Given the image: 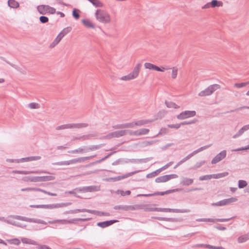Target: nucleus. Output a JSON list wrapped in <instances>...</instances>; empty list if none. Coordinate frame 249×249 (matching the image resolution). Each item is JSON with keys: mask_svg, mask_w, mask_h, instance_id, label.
Here are the masks:
<instances>
[{"mask_svg": "<svg viewBox=\"0 0 249 249\" xmlns=\"http://www.w3.org/2000/svg\"><path fill=\"white\" fill-rule=\"evenodd\" d=\"M96 19L103 23H108L110 21L109 15L106 11L101 9H97L95 12Z\"/></svg>", "mask_w": 249, "mask_h": 249, "instance_id": "nucleus-1", "label": "nucleus"}, {"mask_svg": "<svg viewBox=\"0 0 249 249\" xmlns=\"http://www.w3.org/2000/svg\"><path fill=\"white\" fill-rule=\"evenodd\" d=\"M71 204V202L68 203H61L57 204H41V205H31L30 207L31 208H43L48 209H53L55 208H58L63 207H66L70 205Z\"/></svg>", "mask_w": 249, "mask_h": 249, "instance_id": "nucleus-2", "label": "nucleus"}, {"mask_svg": "<svg viewBox=\"0 0 249 249\" xmlns=\"http://www.w3.org/2000/svg\"><path fill=\"white\" fill-rule=\"evenodd\" d=\"M149 211L170 212L177 213H186L190 212L189 209H170V208H148Z\"/></svg>", "mask_w": 249, "mask_h": 249, "instance_id": "nucleus-3", "label": "nucleus"}, {"mask_svg": "<svg viewBox=\"0 0 249 249\" xmlns=\"http://www.w3.org/2000/svg\"><path fill=\"white\" fill-rule=\"evenodd\" d=\"M142 67L141 63H138L133 69L132 71L127 75L123 76L121 78L122 80H130L137 78L139 74L140 69Z\"/></svg>", "mask_w": 249, "mask_h": 249, "instance_id": "nucleus-4", "label": "nucleus"}, {"mask_svg": "<svg viewBox=\"0 0 249 249\" xmlns=\"http://www.w3.org/2000/svg\"><path fill=\"white\" fill-rule=\"evenodd\" d=\"M91 219V218L90 217H88V218H73L71 219L70 220H67V219H62V220H55L53 221H49V223L50 224H54L55 223H61L63 224H71L74 223L76 224V222L77 221H81V222H84V221H88Z\"/></svg>", "mask_w": 249, "mask_h": 249, "instance_id": "nucleus-5", "label": "nucleus"}, {"mask_svg": "<svg viewBox=\"0 0 249 249\" xmlns=\"http://www.w3.org/2000/svg\"><path fill=\"white\" fill-rule=\"evenodd\" d=\"M220 88L218 84H213L209 86L207 88L201 91L198 93L199 96H206L212 95L215 90Z\"/></svg>", "mask_w": 249, "mask_h": 249, "instance_id": "nucleus-6", "label": "nucleus"}, {"mask_svg": "<svg viewBox=\"0 0 249 249\" xmlns=\"http://www.w3.org/2000/svg\"><path fill=\"white\" fill-rule=\"evenodd\" d=\"M71 27H68L64 28L60 33L58 34L57 37L55 38L53 41L50 45V48H53L62 39V38L68 33L71 32Z\"/></svg>", "mask_w": 249, "mask_h": 249, "instance_id": "nucleus-7", "label": "nucleus"}, {"mask_svg": "<svg viewBox=\"0 0 249 249\" xmlns=\"http://www.w3.org/2000/svg\"><path fill=\"white\" fill-rule=\"evenodd\" d=\"M74 190L80 192H97L100 190V187L99 186L93 185L89 186H84L81 187H77L74 189Z\"/></svg>", "mask_w": 249, "mask_h": 249, "instance_id": "nucleus-8", "label": "nucleus"}, {"mask_svg": "<svg viewBox=\"0 0 249 249\" xmlns=\"http://www.w3.org/2000/svg\"><path fill=\"white\" fill-rule=\"evenodd\" d=\"M196 115V112L194 110H186L181 112L177 115V118L178 120H184Z\"/></svg>", "mask_w": 249, "mask_h": 249, "instance_id": "nucleus-9", "label": "nucleus"}, {"mask_svg": "<svg viewBox=\"0 0 249 249\" xmlns=\"http://www.w3.org/2000/svg\"><path fill=\"white\" fill-rule=\"evenodd\" d=\"M180 190V189H172V190H168L165 192H156L153 194H141V195H138V196H158V195L163 196L164 195H167V194H170L171 193H174V192L178 191Z\"/></svg>", "mask_w": 249, "mask_h": 249, "instance_id": "nucleus-10", "label": "nucleus"}, {"mask_svg": "<svg viewBox=\"0 0 249 249\" xmlns=\"http://www.w3.org/2000/svg\"><path fill=\"white\" fill-rule=\"evenodd\" d=\"M140 207L139 205H117L114 207L115 210H121L125 211L129 210H135L140 209Z\"/></svg>", "mask_w": 249, "mask_h": 249, "instance_id": "nucleus-11", "label": "nucleus"}, {"mask_svg": "<svg viewBox=\"0 0 249 249\" xmlns=\"http://www.w3.org/2000/svg\"><path fill=\"white\" fill-rule=\"evenodd\" d=\"M223 2L217 0H212L202 7V9H208L210 8H215L222 6Z\"/></svg>", "mask_w": 249, "mask_h": 249, "instance_id": "nucleus-12", "label": "nucleus"}, {"mask_svg": "<svg viewBox=\"0 0 249 249\" xmlns=\"http://www.w3.org/2000/svg\"><path fill=\"white\" fill-rule=\"evenodd\" d=\"M227 155V151L224 150L221 151L219 153L216 155L212 160L211 163L212 164H216L224 159Z\"/></svg>", "mask_w": 249, "mask_h": 249, "instance_id": "nucleus-13", "label": "nucleus"}, {"mask_svg": "<svg viewBox=\"0 0 249 249\" xmlns=\"http://www.w3.org/2000/svg\"><path fill=\"white\" fill-rule=\"evenodd\" d=\"M235 217H232L229 218H218V219H212V218H201L198 219V221H205V222H227L230 221L231 219L234 218Z\"/></svg>", "mask_w": 249, "mask_h": 249, "instance_id": "nucleus-14", "label": "nucleus"}, {"mask_svg": "<svg viewBox=\"0 0 249 249\" xmlns=\"http://www.w3.org/2000/svg\"><path fill=\"white\" fill-rule=\"evenodd\" d=\"M117 222H118V220H115V219L107 220V221H103V222H98L97 223V225L101 228H105L108 227Z\"/></svg>", "mask_w": 249, "mask_h": 249, "instance_id": "nucleus-15", "label": "nucleus"}, {"mask_svg": "<svg viewBox=\"0 0 249 249\" xmlns=\"http://www.w3.org/2000/svg\"><path fill=\"white\" fill-rule=\"evenodd\" d=\"M76 163H77V159H74L68 161L53 162L52 164L54 165H68L71 164H75Z\"/></svg>", "mask_w": 249, "mask_h": 249, "instance_id": "nucleus-16", "label": "nucleus"}, {"mask_svg": "<svg viewBox=\"0 0 249 249\" xmlns=\"http://www.w3.org/2000/svg\"><path fill=\"white\" fill-rule=\"evenodd\" d=\"M41 159L40 156H31L23 158L18 160V162H27L29 161L37 160Z\"/></svg>", "mask_w": 249, "mask_h": 249, "instance_id": "nucleus-17", "label": "nucleus"}, {"mask_svg": "<svg viewBox=\"0 0 249 249\" xmlns=\"http://www.w3.org/2000/svg\"><path fill=\"white\" fill-rule=\"evenodd\" d=\"M38 12L41 15H45L48 13V5H40L37 7Z\"/></svg>", "mask_w": 249, "mask_h": 249, "instance_id": "nucleus-18", "label": "nucleus"}, {"mask_svg": "<svg viewBox=\"0 0 249 249\" xmlns=\"http://www.w3.org/2000/svg\"><path fill=\"white\" fill-rule=\"evenodd\" d=\"M105 143H101L98 145H91L89 147L86 146V150L85 151V152H88L89 151H92L96 150L97 149L101 148V147L105 145Z\"/></svg>", "mask_w": 249, "mask_h": 249, "instance_id": "nucleus-19", "label": "nucleus"}, {"mask_svg": "<svg viewBox=\"0 0 249 249\" xmlns=\"http://www.w3.org/2000/svg\"><path fill=\"white\" fill-rule=\"evenodd\" d=\"M13 173L15 174H22V175H27L29 174L36 173V174H40L41 173H45L43 171H20V170H13L12 171Z\"/></svg>", "mask_w": 249, "mask_h": 249, "instance_id": "nucleus-20", "label": "nucleus"}, {"mask_svg": "<svg viewBox=\"0 0 249 249\" xmlns=\"http://www.w3.org/2000/svg\"><path fill=\"white\" fill-rule=\"evenodd\" d=\"M55 177L52 176H45L38 177V182H45L47 181L53 180Z\"/></svg>", "mask_w": 249, "mask_h": 249, "instance_id": "nucleus-21", "label": "nucleus"}, {"mask_svg": "<svg viewBox=\"0 0 249 249\" xmlns=\"http://www.w3.org/2000/svg\"><path fill=\"white\" fill-rule=\"evenodd\" d=\"M158 142V140H154V141H143V142H140L139 144L140 145V147H146L148 146L153 145V144L156 143Z\"/></svg>", "mask_w": 249, "mask_h": 249, "instance_id": "nucleus-22", "label": "nucleus"}, {"mask_svg": "<svg viewBox=\"0 0 249 249\" xmlns=\"http://www.w3.org/2000/svg\"><path fill=\"white\" fill-rule=\"evenodd\" d=\"M194 182V179L187 178H183L180 182V184L183 186H189L192 184Z\"/></svg>", "mask_w": 249, "mask_h": 249, "instance_id": "nucleus-23", "label": "nucleus"}, {"mask_svg": "<svg viewBox=\"0 0 249 249\" xmlns=\"http://www.w3.org/2000/svg\"><path fill=\"white\" fill-rule=\"evenodd\" d=\"M71 128L86 127L89 124L87 123L70 124Z\"/></svg>", "mask_w": 249, "mask_h": 249, "instance_id": "nucleus-24", "label": "nucleus"}, {"mask_svg": "<svg viewBox=\"0 0 249 249\" xmlns=\"http://www.w3.org/2000/svg\"><path fill=\"white\" fill-rule=\"evenodd\" d=\"M8 5L12 8H17L19 6V3L15 0H8Z\"/></svg>", "mask_w": 249, "mask_h": 249, "instance_id": "nucleus-25", "label": "nucleus"}, {"mask_svg": "<svg viewBox=\"0 0 249 249\" xmlns=\"http://www.w3.org/2000/svg\"><path fill=\"white\" fill-rule=\"evenodd\" d=\"M82 22L85 26L89 28H94V24L91 21L87 19H83L82 20Z\"/></svg>", "mask_w": 249, "mask_h": 249, "instance_id": "nucleus-26", "label": "nucleus"}, {"mask_svg": "<svg viewBox=\"0 0 249 249\" xmlns=\"http://www.w3.org/2000/svg\"><path fill=\"white\" fill-rule=\"evenodd\" d=\"M156 219L160 221H165L169 222H178L179 221L178 219L174 218H167V217H155Z\"/></svg>", "mask_w": 249, "mask_h": 249, "instance_id": "nucleus-27", "label": "nucleus"}, {"mask_svg": "<svg viewBox=\"0 0 249 249\" xmlns=\"http://www.w3.org/2000/svg\"><path fill=\"white\" fill-rule=\"evenodd\" d=\"M21 240L24 244H28L34 245H36L37 244V242L35 241L27 238H22Z\"/></svg>", "mask_w": 249, "mask_h": 249, "instance_id": "nucleus-28", "label": "nucleus"}, {"mask_svg": "<svg viewBox=\"0 0 249 249\" xmlns=\"http://www.w3.org/2000/svg\"><path fill=\"white\" fill-rule=\"evenodd\" d=\"M23 180L27 182H38V177L28 176L23 178Z\"/></svg>", "mask_w": 249, "mask_h": 249, "instance_id": "nucleus-29", "label": "nucleus"}, {"mask_svg": "<svg viewBox=\"0 0 249 249\" xmlns=\"http://www.w3.org/2000/svg\"><path fill=\"white\" fill-rule=\"evenodd\" d=\"M28 222H33L38 224H41L44 225H46L47 223L44 221L43 220L39 219H35V218H28Z\"/></svg>", "mask_w": 249, "mask_h": 249, "instance_id": "nucleus-30", "label": "nucleus"}, {"mask_svg": "<svg viewBox=\"0 0 249 249\" xmlns=\"http://www.w3.org/2000/svg\"><path fill=\"white\" fill-rule=\"evenodd\" d=\"M249 239V233L241 235L238 238V242L240 243H244Z\"/></svg>", "mask_w": 249, "mask_h": 249, "instance_id": "nucleus-31", "label": "nucleus"}, {"mask_svg": "<svg viewBox=\"0 0 249 249\" xmlns=\"http://www.w3.org/2000/svg\"><path fill=\"white\" fill-rule=\"evenodd\" d=\"M165 104L167 107L168 108H179V106L177 105L176 103L173 102H169L167 101H165Z\"/></svg>", "mask_w": 249, "mask_h": 249, "instance_id": "nucleus-32", "label": "nucleus"}, {"mask_svg": "<svg viewBox=\"0 0 249 249\" xmlns=\"http://www.w3.org/2000/svg\"><path fill=\"white\" fill-rule=\"evenodd\" d=\"M127 131H128V130H121L115 131V137L119 138L120 137L125 135L127 134Z\"/></svg>", "mask_w": 249, "mask_h": 249, "instance_id": "nucleus-33", "label": "nucleus"}, {"mask_svg": "<svg viewBox=\"0 0 249 249\" xmlns=\"http://www.w3.org/2000/svg\"><path fill=\"white\" fill-rule=\"evenodd\" d=\"M168 181L166 175L160 176L157 178L155 179V182L157 183L165 182Z\"/></svg>", "mask_w": 249, "mask_h": 249, "instance_id": "nucleus-34", "label": "nucleus"}, {"mask_svg": "<svg viewBox=\"0 0 249 249\" xmlns=\"http://www.w3.org/2000/svg\"><path fill=\"white\" fill-rule=\"evenodd\" d=\"M81 212H88V209H75L71 210L69 211L66 212V213H78Z\"/></svg>", "mask_w": 249, "mask_h": 249, "instance_id": "nucleus-35", "label": "nucleus"}, {"mask_svg": "<svg viewBox=\"0 0 249 249\" xmlns=\"http://www.w3.org/2000/svg\"><path fill=\"white\" fill-rule=\"evenodd\" d=\"M152 121L149 120H142L135 122V125L141 126L151 123Z\"/></svg>", "mask_w": 249, "mask_h": 249, "instance_id": "nucleus-36", "label": "nucleus"}, {"mask_svg": "<svg viewBox=\"0 0 249 249\" xmlns=\"http://www.w3.org/2000/svg\"><path fill=\"white\" fill-rule=\"evenodd\" d=\"M96 7H102L103 4L99 0H88Z\"/></svg>", "mask_w": 249, "mask_h": 249, "instance_id": "nucleus-37", "label": "nucleus"}, {"mask_svg": "<svg viewBox=\"0 0 249 249\" xmlns=\"http://www.w3.org/2000/svg\"><path fill=\"white\" fill-rule=\"evenodd\" d=\"M115 153H116V151H113L112 152H111L110 153L107 154L106 156H105L104 158H102V159L98 160H96V161H94L93 162H92L91 163V164L94 165V164H95L99 163L101 162L102 161L105 160H106L108 158H109L110 156H111L112 155H113Z\"/></svg>", "mask_w": 249, "mask_h": 249, "instance_id": "nucleus-38", "label": "nucleus"}, {"mask_svg": "<svg viewBox=\"0 0 249 249\" xmlns=\"http://www.w3.org/2000/svg\"><path fill=\"white\" fill-rule=\"evenodd\" d=\"M212 145V144H210L209 145H205L204 146H202V147L199 148L198 149H196V150L192 152V154L194 155H195L197 153H198V152H200L210 147Z\"/></svg>", "mask_w": 249, "mask_h": 249, "instance_id": "nucleus-39", "label": "nucleus"}, {"mask_svg": "<svg viewBox=\"0 0 249 249\" xmlns=\"http://www.w3.org/2000/svg\"><path fill=\"white\" fill-rule=\"evenodd\" d=\"M246 131H247V130L246 129L245 126H243L236 134L232 136V138L235 139L239 137V136H241Z\"/></svg>", "mask_w": 249, "mask_h": 249, "instance_id": "nucleus-40", "label": "nucleus"}, {"mask_svg": "<svg viewBox=\"0 0 249 249\" xmlns=\"http://www.w3.org/2000/svg\"><path fill=\"white\" fill-rule=\"evenodd\" d=\"M225 205L230 204L231 203L235 202L237 201V198L236 197H231L229 198L224 199Z\"/></svg>", "mask_w": 249, "mask_h": 249, "instance_id": "nucleus-41", "label": "nucleus"}, {"mask_svg": "<svg viewBox=\"0 0 249 249\" xmlns=\"http://www.w3.org/2000/svg\"><path fill=\"white\" fill-rule=\"evenodd\" d=\"M86 150V146H83V147H80L77 149H75L73 150H71V151H69L68 152L70 153H83L84 152H85V151Z\"/></svg>", "mask_w": 249, "mask_h": 249, "instance_id": "nucleus-42", "label": "nucleus"}, {"mask_svg": "<svg viewBox=\"0 0 249 249\" xmlns=\"http://www.w3.org/2000/svg\"><path fill=\"white\" fill-rule=\"evenodd\" d=\"M95 156H96V155L89 156V157L78 158H77V162H79V163L83 162H84L85 160L91 159Z\"/></svg>", "mask_w": 249, "mask_h": 249, "instance_id": "nucleus-43", "label": "nucleus"}, {"mask_svg": "<svg viewBox=\"0 0 249 249\" xmlns=\"http://www.w3.org/2000/svg\"><path fill=\"white\" fill-rule=\"evenodd\" d=\"M229 174L228 172H223L222 173H218L216 174H212V176L213 177V178H221L224 177L226 176H227Z\"/></svg>", "mask_w": 249, "mask_h": 249, "instance_id": "nucleus-44", "label": "nucleus"}, {"mask_svg": "<svg viewBox=\"0 0 249 249\" xmlns=\"http://www.w3.org/2000/svg\"><path fill=\"white\" fill-rule=\"evenodd\" d=\"M80 12V11L79 9L74 8L72 10V16L76 19H79L80 18V14H79Z\"/></svg>", "mask_w": 249, "mask_h": 249, "instance_id": "nucleus-45", "label": "nucleus"}, {"mask_svg": "<svg viewBox=\"0 0 249 249\" xmlns=\"http://www.w3.org/2000/svg\"><path fill=\"white\" fill-rule=\"evenodd\" d=\"M168 132H169V130L167 128H166L165 127H162L160 129L159 133L158 134H157L156 136H155L154 137H158L160 135H162L166 134L168 133Z\"/></svg>", "mask_w": 249, "mask_h": 249, "instance_id": "nucleus-46", "label": "nucleus"}, {"mask_svg": "<svg viewBox=\"0 0 249 249\" xmlns=\"http://www.w3.org/2000/svg\"><path fill=\"white\" fill-rule=\"evenodd\" d=\"M160 169H157L156 171L150 173L146 175L147 178H152L153 177H155L156 176L158 175L160 173Z\"/></svg>", "mask_w": 249, "mask_h": 249, "instance_id": "nucleus-47", "label": "nucleus"}, {"mask_svg": "<svg viewBox=\"0 0 249 249\" xmlns=\"http://www.w3.org/2000/svg\"><path fill=\"white\" fill-rule=\"evenodd\" d=\"M197 122V120L196 119H194L191 121L182 122L180 123V124H181V125H190V124H195Z\"/></svg>", "mask_w": 249, "mask_h": 249, "instance_id": "nucleus-48", "label": "nucleus"}, {"mask_svg": "<svg viewBox=\"0 0 249 249\" xmlns=\"http://www.w3.org/2000/svg\"><path fill=\"white\" fill-rule=\"evenodd\" d=\"M248 183L246 181L244 180H239L238 181V186L239 188L241 189L246 187Z\"/></svg>", "mask_w": 249, "mask_h": 249, "instance_id": "nucleus-49", "label": "nucleus"}, {"mask_svg": "<svg viewBox=\"0 0 249 249\" xmlns=\"http://www.w3.org/2000/svg\"><path fill=\"white\" fill-rule=\"evenodd\" d=\"M96 135L95 134H89L88 135H83L81 136V140L85 141L86 140L90 139V137H95Z\"/></svg>", "mask_w": 249, "mask_h": 249, "instance_id": "nucleus-50", "label": "nucleus"}, {"mask_svg": "<svg viewBox=\"0 0 249 249\" xmlns=\"http://www.w3.org/2000/svg\"><path fill=\"white\" fill-rule=\"evenodd\" d=\"M71 128L70 124H65L61 125H59L57 126L55 129L56 130H61V129H69Z\"/></svg>", "mask_w": 249, "mask_h": 249, "instance_id": "nucleus-51", "label": "nucleus"}, {"mask_svg": "<svg viewBox=\"0 0 249 249\" xmlns=\"http://www.w3.org/2000/svg\"><path fill=\"white\" fill-rule=\"evenodd\" d=\"M149 129L147 128H142L138 130L139 136L145 135L149 133Z\"/></svg>", "mask_w": 249, "mask_h": 249, "instance_id": "nucleus-52", "label": "nucleus"}, {"mask_svg": "<svg viewBox=\"0 0 249 249\" xmlns=\"http://www.w3.org/2000/svg\"><path fill=\"white\" fill-rule=\"evenodd\" d=\"M141 171L140 170H136V171H133V172H130V173H128L125 175H123V176H121V177H122V179H124V178H126L127 177H129L131 176H132L136 173H138L139 172H140Z\"/></svg>", "mask_w": 249, "mask_h": 249, "instance_id": "nucleus-53", "label": "nucleus"}, {"mask_svg": "<svg viewBox=\"0 0 249 249\" xmlns=\"http://www.w3.org/2000/svg\"><path fill=\"white\" fill-rule=\"evenodd\" d=\"M0 59L4 61L5 62H6L7 64H9L10 66H11L12 67L16 69L18 71H20V68L18 67L16 65H15V64H12L11 63H10L9 61L6 60L5 59V58L2 56H0Z\"/></svg>", "mask_w": 249, "mask_h": 249, "instance_id": "nucleus-54", "label": "nucleus"}, {"mask_svg": "<svg viewBox=\"0 0 249 249\" xmlns=\"http://www.w3.org/2000/svg\"><path fill=\"white\" fill-rule=\"evenodd\" d=\"M13 217L14 219H16L17 220H22V221H26V222H28V217H24V216H20V215H14L13 216Z\"/></svg>", "mask_w": 249, "mask_h": 249, "instance_id": "nucleus-55", "label": "nucleus"}, {"mask_svg": "<svg viewBox=\"0 0 249 249\" xmlns=\"http://www.w3.org/2000/svg\"><path fill=\"white\" fill-rule=\"evenodd\" d=\"M213 178V177L212 175H207L205 176H201L199 178V179L200 180H209Z\"/></svg>", "mask_w": 249, "mask_h": 249, "instance_id": "nucleus-56", "label": "nucleus"}, {"mask_svg": "<svg viewBox=\"0 0 249 249\" xmlns=\"http://www.w3.org/2000/svg\"><path fill=\"white\" fill-rule=\"evenodd\" d=\"M249 84V81H248L247 82H243L241 83H235L234 84V87L237 88H243L247 85Z\"/></svg>", "mask_w": 249, "mask_h": 249, "instance_id": "nucleus-57", "label": "nucleus"}, {"mask_svg": "<svg viewBox=\"0 0 249 249\" xmlns=\"http://www.w3.org/2000/svg\"><path fill=\"white\" fill-rule=\"evenodd\" d=\"M155 65H154L150 63H145L144 64L145 69L154 70Z\"/></svg>", "mask_w": 249, "mask_h": 249, "instance_id": "nucleus-58", "label": "nucleus"}, {"mask_svg": "<svg viewBox=\"0 0 249 249\" xmlns=\"http://www.w3.org/2000/svg\"><path fill=\"white\" fill-rule=\"evenodd\" d=\"M39 21L42 23H46L48 22L49 18L46 16H42L39 17Z\"/></svg>", "mask_w": 249, "mask_h": 249, "instance_id": "nucleus-59", "label": "nucleus"}, {"mask_svg": "<svg viewBox=\"0 0 249 249\" xmlns=\"http://www.w3.org/2000/svg\"><path fill=\"white\" fill-rule=\"evenodd\" d=\"M29 107L32 109H36L39 108V105L36 103H31L28 105Z\"/></svg>", "mask_w": 249, "mask_h": 249, "instance_id": "nucleus-60", "label": "nucleus"}, {"mask_svg": "<svg viewBox=\"0 0 249 249\" xmlns=\"http://www.w3.org/2000/svg\"><path fill=\"white\" fill-rule=\"evenodd\" d=\"M10 243L11 244L18 245L20 243V240L18 238H14L10 240Z\"/></svg>", "mask_w": 249, "mask_h": 249, "instance_id": "nucleus-61", "label": "nucleus"}, {"mask_svg": "<svg viewBox=\"0 0 249 249\" xmlns=\"http://www.w3.org/2000/svg\"><path fill=\"white\" fill-rule=\"evenodd\" d=\"M225 203H224V200L223 199L221 201H219L218 202H217L216 203H212V206H224Z\"/></svg>", "mask_w": 249, "mask_h": 249, "instance_id": "nucleus-62", "label": "nucleus"}, {"mask_svg": "<svg viewBox=\"0 0 249 249\" xmlns=\"http://www.w3.org/2000/svg\"><path fill=\"white\" fill-rule=\"evenodd\" d=\"M181 126L180 123V124H168L167 127L170 128H175V129H178Z\"/></svg>", "mask_w": 249, "mask_h": 249, "instance_id": "nucleus-63", "label": "nucleus"}, {"mask_svg": "<svg viewBox=\"0 0 249 249\" xmlns=\"http://www.w3.org/2000/svg\"><path fill=\"white\" fill-rule=\"evenodd\" d=\"M124 128H133L135 126V122L124 124Z\"/></svg>", "mask_w": 249, "mask_h": 249, "instance_id": "nucleus-64", "label": "nucleus"}]
</instances>
